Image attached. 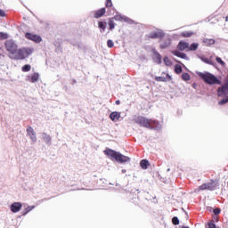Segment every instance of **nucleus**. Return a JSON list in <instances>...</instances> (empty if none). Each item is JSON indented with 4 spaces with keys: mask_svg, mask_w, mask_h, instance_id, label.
<instances>
[{
    "mask_svg": "<svg viewBox=\"0 0 228 228\" xmlns=\"http://www.w3.org/2000/svg\"><path fill=\"white\" fill-rule=\"evenodd\" d=\"M4 47L6 52L12 54L9 55L11 60H26V58L31 56L35 51V49L31 47L19 48V45H17L13 39L6 40L4 42Z\"/></svg>",
    "mask_w": 228,
    "mask_h": 228,
    "instance_id": "1",
    "label": "nucleus"
},
{
    "mask_svg": "<svg viewBox=\"0 0 228 228\" xmlns=\"http://www.w3.org/2000/svg\"><path fill=\"white\" fill-rule=\"evenodd\" d=\"M134 122L138 124L140 127H145L146 129H151V131H161V124L159 121L148 118L143 116H137L134 118Z\"/></svg>",
    "mask_w": 228,
    "mask_h": 228,
    "instance_id": "2",
    "label": "nucleus"
},
{
    "mask_svg": "<svg viewBox=\"0 0 228 228\" xmlns=\"http://www.w3.org/2000/svg\"><path fill=\"white\" fill-rule=\"evenodd\" d=\"M103 153L105 154V156H107V158H109V159H111V161H117V163L122 164L128 163V161H131V158H129L128 156H126L120 153V151H117L110 148H106L103 151Z\"/></svg>",
    "mask_w": 228,
    "mask_h": 228,
    "instance_id": "3",
    "label": "nucleus"
},
{
    "mask_svg": "<svg viewBox=\"0 0 228 228\" xmlns=\"http://www.w3.org/2000/svg\"><path fill=\"white\" fill-rule=\"evenodd\" d=\"M197 76H199L201 81H204L207 85L213 86L215 85H222V79L218 78V77L210 73L209 71H196Z\"/></svg>",
    "mask_w": 228,
    "mask_h": 228,
    "instance_id": "4",
    "label": "nucleus"
},
{
    "mask_svg": "<svg viewBox=\"0 0 228 228\" xmlns=\"http://www.w3.org/2000/svg\"><path fill=\"white\" fill-rule=\"evenodd\" d=\"M107 28L109 31L106 33ZM115 28H117V23H115V20L112 18H109L108 21L107 20H98V29L100 30V33H106V35H110V32L113 31Z\"/></svg>",
    "mask_w": 228,
    "mask_h": 228,
    "instance_id": "5",
    "label": "nucleus"
},
{
    "mask_svg": "<svg viewBox=\"0 0 228 228\" xmlns=\"http://www.w3.org/2000/svg\"><path fill=\"white\" fill-rule=\"evenodd\" d=\"M218 186H220V180L211 179L210 182L200 185L199 190H208V191H215Z\"/></svg>",
    "mask_w": 228,
    "mask_h": 228,
    "instance_id": "6",
    "label": "nucleus"
},
{
    "mask_svg": "<svg viewBox=\"0 0 228 228\" xmlns=\"http://www.w3.org/2000/svg\"><path fill=\"white\" fill-rule=\"evenodd\" d=\"M110 19L117 20L118 22H122V20L124 22L128 23L130 26H133V24H134L136 26V24H138V22H136L134 20L126 16V15H122V14H116L113 17H111Z\"/></svg>",
    "mask_w": 228,
    "mask_h": 228,
    "instance_id": "7",
    "label": "nucleus"
},
{
    "mask_svg": "<svg viewBox=\"0 0 228 228\" xmlns=\"http://www.w3.org/2000/svg\"><path fill=\"white\" fill-rule=\"evenodd\" d=\"M151 53H152V60L154 63L157 65H161L163 63V56H161V53L156 50V47H151Z\"/></svg>",
    "mask_w": 228,
    "mask_h": 228,
    "instance_id": "8",
    "label": "nucleus"
},
{
    "mask_svg": "<svg viewBox=\"0 0 228 228\" xmlns=\"http://www.w3.org/2000/svg\"><path fill=\"white\" fill-rule=\"evenodd\" d=\"M148 38H151V40L165 38V31H163V29L157 28V31H151L148 35Z\"/></svg>",
    "mask_w": 228,
    "mask_h": 228,
    "instance_id": "9",
    "label": "nucleus"
},
{
    "mask_svg": "<svg viewBox=\"0 0 228 228\" xmlns=\"http://www.w3.org/2000/svg\"><path fill=\"white\" fill-rule=\"evenodd\" d=\"M25 38L31 42H35V44H40V42H42V36L31 32H26Z\"/></svg>",
    "mask_w": 228,
    "mask_h": 228,
    "instance_id": "10",
    "label": "nucleus"
},
{
    "mask_svg": "<svg viewBox=\"0 0 228 228\" xmlns=\"http://www.w3.org/2000/svg\"><path fill=\"white\" fill-rule=\"evenodd\" d=\"M171 54H173V56H176V58H181L182 60H186V61H190V57H188V54L181 50H172Z\"/></svg>",
    "mask_w": 228,
    "mask_h": 228,
    "instance_id": "11",
    "label": "nucleus"
},
{
    "mask_svg": "<svg viewBox=\"0 0 228 228\" xmlns=\"http://www.w3.org/2000/svg\"><path fill=\"white\" fill-rule=\"evenodd\" d=\"M217 97H226L228 95V86L221 85L216 90Z\"/></svg>",
    "mask_w": 228,
    "mask_h": 228,
    "instance_id": "12",
    "label": "nucleus"
},
{
    "mask_svg": "<svg viewBox=\"0 0 228 228\" xmlns=\"http://www.w3.org/2000/svg\"><path fill=\"white\" fill-rule=\"evenodd\" d=\"M27 134H28V136H29L31 142L33 143H36V142H37V132H35V129H33V127L31 126H28L27 127Z\"/></svg>",
    "mask_w": 228,
    "mask_h": 228,
    "instance_id": "13",
    "label": "nucleus"
},
{
    "mask_svg": "<svg viewBox=\"0 0 228 228\" xmlns=\"http://www.w3.org/2000/svg\"><path fill=\"white\" fill-rule=\"evenodd\" d=\"M20 209H22V203L19 201L13 202L10 207L12 213H19Z\"/></svg>",
    "mask_w": 228,
    "mask_h": 228,
    "instance_id": "14",
    "label": "nucleus"
},
{
    "mask_svg": "<svg viewBox=\"0 0 228 228\" xmlns=\"http://www.w3.org/2000/svg\"><path fill=\"white\" fill-rule=\"evenodd\" d=\"M188 47H190V43L181 40L176 46V51H186V49L188 50Z\"/></svg>",
    "mask_w": 228,
    "mask_h": 228,
    "instance_id": "15",
    "label": "nucleus"
},
{
    "mask_svg": "<svg viewBox=\"0 0 228 228\" xmlns=\"http://www.w3.org/2000/svg\"><path fill=\"white\" fill-rule=\"evenodd\" d=\"M155 81L158 83H168L169 81H172V76L167 73L166 77H155Z\"/></svg>",
    "mask_w": 228,
    "mask_h": 228,
    "instance_id": "16",
    "label": "nucleus"
},
{
    "mask_svg": "<svg viewBox=\"0 0 228 228\" xmlns=\"http://www.w3.org/2000/svg\"><path fill=\"white\" fill-rule=\"evenodd\" d=\"M106 15V7H102L94 12V19H101Z\"/></svg>",
    "mask_w": 228,
    "mask_h": 228,
    "instance_id": "17",
    "label": "nucleus"
},
{
    "mask_svg": "<svg viewBox=\"0 0 228 228\" xmlns=\"http://www.w3.org/2000/svg\"><path fill=\"white\" fill-rule=\"evenodd\" d=\"M170 45H172V38L167 37L164 39L163 42L159 45V48L164 50L167 49V47H170Z\"/></svg>",
    "mask_w": 228,
    "mask_h": 228,
    "instance_id": "18",
    "label": "nucleus"
},
{
    "mask_svg": "<svg viewBox=\"0 0 228 228\" xmlns=\"http://www.w3.org/2000/svg\"><path fill=\"white\" fill-rule=\"evenodd\" d=\"M28 79L30 83H38L40 74L38 72H34L32 75L28 76Z\"/></svg>",
    "mask_w": 228,
    "mask_h": 228,
    "instance_id": "19",
    "label": "nucleus"
},
{
    "mask_svg": "<svg viewBox=\"0 0 228 228\" xmlns=\"http://www.w3.org/2000/svg\"><path fill=\"white\" fill-rule=\"evenodd\" d=\"M109 117L112 122H118V120H120L121 113L118 111H112Z\"/></svg>",
    "mask_w": 228,
    "mask_h": 228,
    "instance_id": "20",
    "label": "nucleus"
},
{
    "mask_svg": "<svg viewBox=\"0 0 228 228\" xmlns=\"http://www.w3.org/2000/svg\"><path fill=\"white\" fill-rule=\"evenodd\" d=\"M42 138H43L45 143H46V145H52L53 144V137H51V135L47 134V133L43 132L42 133Z\"/></svg>",
    "mask_w": 228,
    "mask_h": 228,
    "instance_id": "21",
    "label": "nucleus"
},
{
    "mask_svg": "<svg viewBox=\"0 0 228 228\" xmlns=\"http://www.w3.org/2000/svg\"><path fill=\"white\" fill-rule=\"evenodd\" d=\"M140 167L142 170H147L151 167V162L147 159H143L140 161Z\"/></svg>",
    "mask_w": 228,
    "mask_h": 228,
    "instance_id": "22",
    "label": "nucleus"
},
{
    "mask_svg": "<svg viewBox=\"0 0 228 228\" xmlns=\"http://www.w3.org/2000/svg\"><path fill=\"white\" fill-rule=\"evenodd\" d=\"M202 42L207 47H209L210 45H215V44H216V41L213 38H203Z\"/></svg>",
    "mask_w": 228,
    "mask_h": 228,
    "instance_id": "23",
    "label": "nucleus"
},
{
    "mask_svg": "<svg viewBox=\"0 0 228 228\" xmlns=\"http://www.w3.org/2000/svg\"><path fill=\"white\" fill-rule=\"evenodd\" d=\"M194 35H195V32L193 31H183V32H181L180 37H182V38H191V37Z\"/></svg>",
    "mask_w": 228,
    "mask_h": 228,
    "instance_id": "24",
    "label": "nucleus"
},
{
    "mask_svg": "<svg viewBox=\"0 0 228 228\" xmlns=\"http://www.w3.org/2000/svg\"><path fill=\"white\" fill-rule=\"evenodd\" d=\"M35 209V205L28 206L23 211H21V216H26L28 213H30V211H33Z\"/></svg>",
    "mask_w": 228,
    "mask_h": 228,
    "instance_id": "25",
    "label": "nucleus"
},
{
    "mask_svg": "<svg viewBox=\"0 0 228 228\" xmlns=\"http://www.w3.org/2000/svg\"><path fill=\"white\" fill-rule=\"evenodd\" d=\"M200 60H201V61H203V63H206L207 65H214V63H215V62H213L212 60H210L208 57H204V56L200 57Z\"/></svg>",
    "mask_w": 228,
    "mask_h": 228,
    "instance_id": "26",
    "label": "nucleus"
},
{
    "mask_svg": "<svg viewBox=\"0 0 228 228\" xmlns=\"http://www.w3.org/2000/svg\"><path fill=\"white\" fill-rule=\"evenodd\" d=\"M163 61H164V65L166 67H172V65H174V62H172V61H170V59L168 58V56H165L163 58Z\"/></svg>",
    "mask_w": 228,
    "mask_h": 228,
    "instance_id": "27",
    "label": "nucleus"
},
{
    "mask_svg": "<svg viewBox=\"0 0 228 228\" xmlns=\"http://www.w3.org/2000/svg\"><path fill=\"white\" fill-rule=\"evenodd\" d=\"M75 47H77L78 51H86V46L81 41H78Z\"/></svg>",
    "mask_w": 228,
    "mask_h": 228,
    "instance_id": "28",
    "label": "nucleus"
},
{
    "mask_svg": "<svg viewBox=\"0 0 228 228\" xmlns=\"http://www.w3.org/2000/svg\"><path fill=\"white\" fill-rule=\"evenodd\" d=\"M199 49V43H191L189 45L188 51H197Z\"/></svg>",
    "mask_w": 228,
    "mask_h": 228,
    "instance_id": "29",
    "label": "nucleus"
},
{
    "mask_svg": "<svg viewBox=\"0 0 228 228\" xmlns=\"http://www.w3.org/2000/svg\"><path fill=\"white\" fill-rule=\"evenodd\" d=\"M10 38V34L7 32H0V40H8Z\"/></svg>",
    "mask_w": 228,
    "mask_h": 228,
    "instance_id": "30",
    "label": "nucleus"
},
{
    "mask_svg": "<svg viewBox=\"0 0 228 228\" xmlns=\"http://www.w3.org/2000/svg\"><path fill=\"white\" fill-rule=\"evenodd\" d=\"M174 71L175 72V74H181V72H183V66L179 64H175L174 68Z\"/></svg>",
    "mask_w": 228,
    "mask_h": 228,
    "instance_id": "31",
    "label": "nucleus"
},
{
    "mask_svg": "<svg viewBox=\"0 0 228 228\" xmlns=\"http://www.w3.org/2000/svg\"><path fill=\"white\" fill-rule=\"evenodd\" d=\"M182 79L183 81H190L191 79V76L189 73L183 72L182 73Z\"/></svg>",
    "mask_w": 228,
    "mask_h": 228,
    "instance_id": "32",
    "label": "nucleus"
},
{
    "mask_svg": "<svg viewBox=\"0 0 228 228\" xmlns=\"http://www.w3.org/2000/svg\"><path fill=\"white\" fill-rule=\"evenodd\" d=\"M224 98L218 102L219 106H224V104H227L228 102V95L227 96H223Z\"/></svg>",
    "mask_w": 228,
    "mask_h": 228,
    "instance_id": "33",
    "label": "nucleus"
},
{
    "mask_svg": "<svg viewBox=\"0 0 228 228\" xmlns=\"http://www.w3.org/2000/svg\"><path fill=\"white\" fill-rule=\"evenodd\" d=\"M22 72H29L31 70V66L29 64H25L21 67Z\"/></svg>",
    "mask_w": 228,
    "mask_h": 228,
    "instance_id": "34",
    "label": "nucleus"
},
{
    "mask_svg": "<svg viewBox=\"0 0 228 228\" xmlns=\"http://www.w3.org/2000/svg\"><path fill=\"white\" fill-rule=\"evenodd\" d=\"M67 42H69L73 47H76V45L78 44L79 40L77 39H67Z\"/></svg>",
    "mask_w": 228,
    "mask_h": 228,
    "instance_id": "35",
    "label": "nucleus"
},
{
    "mask_svg": "<svg viewBox=\"0 0 228 228\" xmlns=\"http://www.w3.org/2000/svg\"><path fill=\"white\" fill-rule=\"evenodd\" d=\"M180 223H181V221L179 220V217L174 216V217L172 218V224H173V225H179Z\"/></svg>",
    "mask_w": 228,
    "mask_h": 228,
    "instance_id": "36",
    "label": "nucleus"
},
{
    "mask_svg": "<svg viewBox=\"0 0 228 228\" xmlns=\"http://www.w3.org/2000/svg\"><path fill=\"white\" fill-rule=\"evenodd\" d=\"M107 46L109 47V49H113V47H115V43L113 42V40L109 39L107 41Z\"/></svg>",
    "mask_w": 228,
    "mask_h": 228,
    "instance_id": "37",
    "label": "nucleus"
},
{
    "mask_svg": "<svg viewBox=\"0 0 228 228\" xmlns=\"http://www.w3.org/2000/svg\"><path fill=\"white\" fill-rule=\"evenodd\" d=\"M216 61L217 63H219V65H221L222 67H225V61H224L222 60V58L216 57Z\"/></svg>",
    "mask_w": 228,
    "mask_h": 228,
    "instance_id": "38",
    "label": "nucleus"
},
{
    "mask_svg": "<svg viewBox=\"0 0 228 228\" xmlns=\"http://www.w3.org/2000/svg\"><path fill=\"white\" fill-rule=\"evenodd\" d=\"M212 213H214V215H216V216H218V215H220V213H222V209L220 208H216L212 210Z\"/></svg>",
    "mask_w": 228,
    "mask_h": 228,
    "instance_id": "39",
    "label": "nucleus"
},
{
    "mask_svg": "<svg viewBox=\"0 0 228 228\" xmlns=\"http://www.w3.org/2000/svg\"><path fill=\"white\" fill-rule=\"evenodd\" d=\"M207 228H216V224L214 221H210L208 223Z\"/></svg>",
    "mask_w": 228,
    "mask_h": 228,
    "instance_id": "40",
    "label": "nucleus"
},
{
    "mask_svg": "<svg viewBox=\"0 0 228 228\" xmlns=\"http://www.w3.org/2000/svg\"><path fill=\"white\" fill-rule=\"evenodd\" d=\"M105 6L106 8H111V6H113V2H111V0H106Z\"/></svg>",
    "mask_w": 228,
    "mask_h": 228,
    "instance_id": "41",
    "label": "nucleus"
},
{
    "mask_svg": "<svg viewBox=\"0 0 228 228\" xmlns=\"http://www.w3.org/2000/svg\"><path fill=\"white\" fill-rule=\"evenodd\" d=\"M6 16V12H4V10L0 9V17H5Z\"/></svg>",
    "mask_w": 228,
    "mask_h": 228,
    "instance_id": "42",
    "label": "nucleus"
},
{
    "mask_svg": "<svg viewBox=\"0 0 228 228\" xmlns=\"http://www.w3.org/2000/svg\"><path fill=\"white\" fill-rule=\"evenodd\" d=\"M213 207H209V206H208V207H206V211H208V213H213Z\"/></svg>",
    "mask_w": 228,
    "mask_h": 228,
    "instance_id": "43",
    "label": "nucleus"
},
{
    "mask_svg": "<svg viewBox=\"0 0 228 228\" xmlns=\"http://www.w3.org/2000/svg\"><path fill=\"white\" fill-rule=\"evenodd\" d=\"M173 61H175V63H179L180 65H183V62H181V61H179L175 58H173Z\"/></svg>",
    "mask_w": 228,
    "mask_h": 228,
    "instance_id": "44",
    "label": "nucleus"
},
{
    "mask_svg": "<svg viewBox=\"0 0 228 228\" xmlns=\"http://www.w3.org/2000/svg\"><path fill=\"white\" fill-rule=\"evenodd\" d=\"M192 88H194V90H197V88H199V85H197V83H192Z\"/></svg>",
    "mask_w": 228,
    "mask_h": 228,
    "instance_id": "45",
    "label": "nucleus"
},
{
    "mask_svg": "<svg viewBox=\"0 0 228 228\" xmlns=\"http://www.w3.org/2000/svg\"><path fill=\"white\" fill-rule=\"evenodd\" d=\"M224 85H227L228 86V74L226 75V77L224 79Z\"/></svg>",
    "mask_w": 228,
    "mask_h": 228,
    "instance_id": "46",
    "label": "nucleus"
},
{
    "mask_svg": "<svg viewBox=\"0 0 228 228\" xmlns=\"http://www.w3.org/2000/svg\"><path fill=\"white\" fill-rule=\"evenodd\" d=\"M76 83H77V80H76V78H73L71 85H76Z\"/></svg>",
    "mask_w": 228,
    "mask_h": 228,
    "instance_id": "47",
    "label": "nucleus"
},
{
    "mask_svg": "<svg viewBox=\"0 0 228 228\" xmlns=\"http://www.w3.org/2000/svg\"><path fill=\"white\" fill-rule=\"evenodd\" d=\"M115 104H116L117 106H118V105L120 104V100H117V101L115 102Z\"/></svg>",
    "mask_w": 228,
    "mask_h": 228,
    "instance_id": "48",
    "label": "nucleus"
},
{
    "mask_svg": "<svg viewBox=\"0 0 228 228\" xmlns=\"http://www.w3.org/2000/svg\"><path fill=\"white\" fill-rule=\"evenodd\" d=\"M214 220H216V222H218V216H214Z\"/></svg>",
    "mask_w": 228,
    "mask_h": 228,
    "instance_id": "49",
    "label": "nucleus"
},
{
    "mask_svg": "<svg viewBox=\"0 0 228 228\" xmlns=\"http://www.w3.org/2000/svg\"><path fill=\"white\" fill-rule=\"evenodd\" d=\"M121 172H122V174H126L127 172V170L122 169Z\"/></svg>",
    "mask_w": 228,
    "mask_h": 228,
    "instance_id": "50",
    "label": "nucleus"
},
{
    "mask_svg": "<svg viewBox=\"0 0 228 228\" xmlns=\"http://www.w3.org/2000/svg\"><path fill=\"white\" fill-rule=\"evenodd\" d=\"M227 20H228V16L225 18V21L227 22Z\"/></svg>",
    "mask_w": 228,
    "mask_h": 228,
    "instance_id": "51",
    "label": "nucleus"
},
{
    "mask_svg": "<svg viewBox=\"0 0 228 228\" xmlns=\"http://www.w3.org/2000/svg\"><path fill=\"white\" fill-rule=\"evenodd\" d=\"M167 172H170V168H167Z\"/></svg>",
    "mask_w": 228,
    "mask_h": 228,
    "instance_id": "52",
    "label": "nucleus"
},
{
    "mask_svg": "<svg viewBox=\"0 0 228 228\" xmlns=\"http://www.w3.org/2000/svg\"><path fill=\"white\" fill-rule=\"evenodd\" d=\"M136 191H137V193H140V190L137 189Z\"/></svg>",
    "mask_w": 228,
    "mask_h": 228,
    "instance_id": "53",
    "label": "nucleus"
},
{
    "mask_svg": "<svg viewBox=\"0 0 228 228\" xmlns=\"http://www.w3.org/2000/svg\"><path fill=\"white\" fill-rule=\"evenodd\" d=\"M183 66V68H185L186 69V66H184V64H182Z\"/></svg>",
    "mask_w": 228,
    "mask_h": 228,
    "instance_id": "54",
    "label": "nucleus"
},
{
    "mask_svg": "<svg viewBox=\"0 0 228 228\" xmlns=\"http://www.w3.org/2000/svg\"><path fill=\"white\" fill-rule=\"evenodd\" d=\"M0 56H3V53H0Z\"/></svg>",
    "mask_w": 228,
    "mask_h": 228,
    "instance_id": "55",
    "label": "nucleus"
},
{
    "mask_svg": "<svg viewBox=\"0 0 228 228\" xmlns=\"http://www.w3.org/2000/svg\"><path fill=\"white\" fill-rule=\"evenodd\" d=\"M165 74V72H162V75Z\"/></svg>",
    "mask_w": 228,
    "mask_h": 228,
    "instance_id": "56",
    "label": "nucleus"
},
{
    "mask_svg": "<svg viewBox=\"0 0 228 228\" xmlns=\"http://www.w3.org/2000/svg\"><path fill=\"white\" fill-rule=\"evenodd\" d=\"M185 69L189 70L188 69L185 68Z\"/></svg>",
    "mask_w": 228,
    "mask_h": 228,
    "instance_id": "57",
    "label": "nucleus"
}]
</instances>
